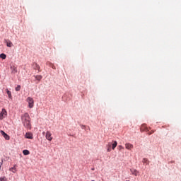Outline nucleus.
<instances>
[{
    "mask_svg": "<svg viewBox=\"0 0 181 181\" xmlns=\"http://www.w3.org/2000/svg\"><path fill=\"white\" fill-rule=\"evenodd\" d=\"M21 121L25 128L30 129V116H29L28 113H25L21 116Z\"/></svg>",
    "mask_w": 181,
    "mask_h": 181,
    "instance_id": "obj_1",
    "label": "nucleus"
},
{
    "mask_svg": "<svg viewBox=\"0 0 181 181\" xmlns=\"http://www.w3.org/2000/svg\"><path fill=\"white\" fill-rule=\"evenodd\" d=\"M27 103H28L29 108H33V105L35 104V101L33 100V98L28 97L27 98Z\"/></svg>",
    "mask_w": 181,
    "mask_h": 181,
    "instance_id": "obj_2",
    "label": "nucleus"
},
{
    "mask_svg": "<svg viewBox=\"0 0 181 181\" xmlns=\"http://www.w3.org/2000/svg\"><path fill=\"white\" fill-rule=\"evenodd\" d=\"M46 139H47V141H52V139H53V137H52V133L49 131H47L46 132V136H45Z\"/></svg>",
    "mask_w": 181,
    "mask_h": 181,
    "instance_id": "obj_3",
    "label": "nucleus"
},
{
    "mask_svg": "<svg viewBox=\"0 0 181 181\" xmlns=\"http://www.w3.org/2000/svg\"><path fill=\"white\" fill-rule=\"evenodd\" d=\"M6 110L5 109H2L1 113H0V119H4L5 117L4 115H6Z\"/></svg>",
    "mask_w": 181,
    "mask_h": 181,
    "instance_id": "obj_4",
    "label": "nucleus"
},
{
    "mask_svg": "<svg viewBox=\"0 0 181 181\" xmlns=\"http://www.w3.org/2000/svg\"><path fill=\"white\" fill-rule=\"evenodd\" d=\"M4 43H6L7 47H12V46H13V43H12L9 40H5Z\"/></svg>",
    "mask_w": 181,
    "mask_h": 181,
    "instance_id": "obj_5",
    "label": "nucleus"
},
{
    "mask_svg": "<svg viewBox=\"0 0 181 181\" xmlns=\"http://www.w3.org/2000/svg\"><path fill=\"white\" fill-rule=\"evenodd\" d=\"M18 168L17 165H14L13 167L9 168L10 172H12L13 173H16L18 172Z\"/></svg>",
    "mask_w": 181,
    "mask_h": 181,
    "instance_id": "obj_6",
    "label": "nucleus"
},
{
    "mask_svg": "<svg viewBox=\"0 0 181 181\" xmlns=\"http://www.w3.org/2000/svg\"><path fill=\"white\" fill-rule=\"evenodd\" d=\"M1 135H3L4 138H5V139H6V141H9L10 138L9 136L5 133V132H4L3 130H1Z\"/></svg>",
    "mask_w": 181,
    "mask_h": 181,
    "instance_id": "obj_7",
    "label": "nucleus"
},
{
    "mask_svg": "<svg viewBox=\"0 0 181 181\" xmlns=\"http://www.w3.org/2000/svg\"><path fill=\"white\" fill-rule=\"evenodd\" d=\"M11 73L13 74H16V73H18V68H16V66H11Z\"/></svg>",
    "mask_w": 181,
    "mask_h": 181,
    "instance_id": "obj_8",
    "label": "nucleus"
},
{
    "mask_svg": "<svg viewBox=\"0 0 181 181\" xmlns=\"http://www.w3.org/2000/svg\"><path fill=\"white\" fill-rule=\"evenodd\" d=\"M130 172L132 173V175H134V176H138V174L139 173V172L134 168L130 169Z\"/></svg>",
    "mask_w": 181,
    "mask_h": 181,
    "instance_id": "obj_9",
    "label": "nucleus"
},
{
    "mask_svg": "<svg viewBox=\"0 0 181 181\" xmlns=\"http://www.w3.org/2000/svg\"><path fill=\"white\" fill-rule=\"evenodd\" d=\"M25 138H27V139H33V134H32V133H26Z\"/></svg>",
    "mask_w": 181,
    "mask_h": 181,
    "instance_id": "obj_10",
    "label": "nucleus"
},
{
    "mask_svg": "<svg viewBox=\"0 0 181 181\" xmlns=\"http://www.w3.org/2000/svg\"><path fill=\"white\" fill-rule=\"evenodd\" d=\"M125 147H126V149H132V148H134V145L129 143H127L125 144Z\"/></svg>",
    "mask_w": 181,
    "mask_h": 181,
    "instance_id": "obj_11",
    "label": "nucleus"
},
{
    "mask_svg": "<svg viewBox=\"0 0 181 181\" xmlns=\"http://www.w3.org/2000/svg\"><path fill=\"white\" fill-rule=\"evenodd\" d=\"M117 145H118V143L117 142V141H113V144L112 145V149H113V151L114 149H115V148H117Z\"/></svg>",
    "mask_w": 181,
    "mask_h": 181,
    "instance_id": "obj_12",
    "label": "nucleus"
},
{
    "mask_svg": "<svg viewBox=\"0 0 181 181\" xmlns=\"http://www.w3.org/2000/svg\"><path fill=\"white\" fill-rule=\"evenodd\" d=\"M35 78L38 81H40V80H42V76L41 75H37L35 76Z\"/></svg>",
    "mask_w": 181,
    "mask_h": 181,
    "instance_id": "obj_13",
    "label": "nucleus"
},
{
    "mask_svg": "<svg viewBox=\"0 0 181 181\" xmlns=\"http://www.w3.org/2000/svg\"><path fill=\"white\" fill-rule=\"evenodd\" d=\"M23 155H29L30 152L28 150H23Z\"/></svg>",
    "mask_w": 181,
    "mask_h": 181,
    "instance_id": "obj_14",
    "label": "nucleus"
},
{
    "mask_svg": "<svg viewBox=\"0 0 181 181\" xmlns=\"http://www.w3.org/2000/svg\"><path fill=\"white\" fill-rule=\"evenodd\" d=\"M0 58L3 59L4 60H5V59H6V54H0Z\"/></svg>",
    "mask_w": 181,
    "mask_h": 181,
    "instance_id": "obj_15",
    "label": "nucleus"
},
{
    "mask_svg": "<svg viewBox=\"0 0 181 181\" xmlns=\"http://www.w3.org/2000/svg\"><path fill=\"white\" fill-rule=\"evenodd\" d=\"M7 95L8 98H12V93H11V91H9V90H7Z\"/></svg>",
    "mask_w": 181,
    "mask_h": 181,
    "instance_id": "obj_16",
    "label": "nucleus"
},
{
    "mask_svg": "<svg viewBox=\"0 0 181 181\" xmlns=\"http://www.w3.org/2000/svg\"><path fill=\"white\" fill-rule=\"evenodd\" d=\"M16 91H21V85H18L17 87H16Z\"/></svg>",
    "mask_w": 181,
    "mask_h": 181,
    "instance_id": "obj_17",
    "label": "nucleus"
},
{
    "mask_svg": "<svg viewBox=\"0 0 181 181\" xmlns=\"http://www.w3.org/2000/svg\"><path fill=\"white\" fill-rule=\"evenodd\" d=\"M107 152H111V144H108Z\"/></svg>",
    "mask_w": 181,
    "mask_h": 181,
    "instance_id": "obj_18",
    "label": "nucleus"
},
{
    "mask_svg": "<svg viewBox=\"0 0 181 181\" xmlns=\"http://www.w3.org/2000/svg\"><path fill=\"white\" fill-rule=\"evenodd\" d=\"M142 162L143 163H148V160H147V158H144Z\"/></svg>",
    "mask_w": 181,
    "mask_h": 181,
    "instance_id": "obj_19",
    "label": "nucleus"
},
{
    "mask_svg": "<svg viewBox=\"0 0 181 181\" xmlns=\"http://www.w3.org/2000/svg\"><path fill=\"white\" fill-rule=\"evenodd\" d=\"M0 181H6V177H0Z\"/></svg>",
    "mask_w": 181,
    "mask_h": 181,
    "instance_id": "obj_20",
    "label": "nucleus"
},
{
    "mask_svg": "<svg viewBox=\"0 0 181 181\" xmlns=\"http://www.w3.org/2000/svg\"><path fill=\"white\" fill-rule=\"evenodd\" d=\"M124 149V147L122 146H119V150L121 151Z\"/></svg>",
    "mask_w": 181,
    "mask_h": 181,
    "instance_id": "obj_21",
    "label": "nucleus"
},
{
    "mask_svg": "<svg viewBox=\"0 0 181 181\" xmlns=\"http://www.w3.org/2000/svg\"><path fill=\"white\" fill-rule=\"evenodd\" d=\"M153 132H148V135H152V134H153Z\"/></svg>",
    "mask_w": 181,
    "mask_h": 181,
    "instance_id": "obj_22",
    "label": "nucleus"
},
{
    "mask_svg": "<svg viewBox=\"0 0 181 181\" xmlns=\"http://www.w3.org/2000/svg\"><path fill=\"white\" fill-rule=\"evenodd\" d=\"M52 69H56V66H52Z\"/></svg>",
    "mask_w": 181,
    "mask_h": 181,
    "instance_id": "obj_23",
    "label": "nucleus"
},
{
    "mask_svg": "<svg viewBox=\"0 0 181 181\" xmlns=\"http://www.w3.org/2000/svg\"><path fill=\"white\" fill-rule=\"evenodd\" d=\"M42 134H43V135H45V132H43Z\"/></svg>",
    "mask_w": 181,
    "mask_h": 181,
    "instance_id": "obj_24",
    "label": "nucleus"
}]
</instances>
